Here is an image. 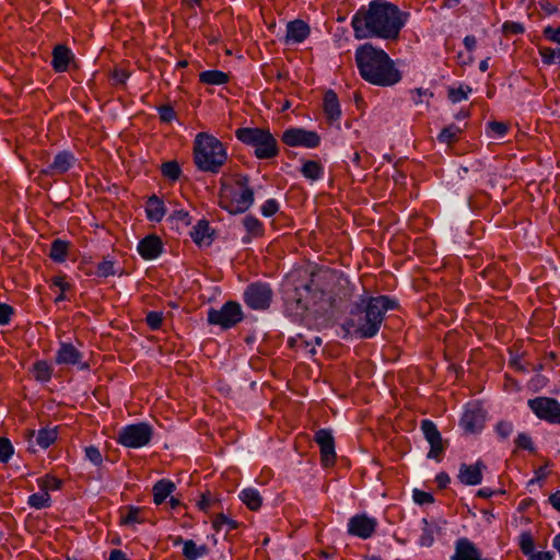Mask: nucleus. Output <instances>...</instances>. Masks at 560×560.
Masks as SVG:
<instances>
[{
    "label": "nucleus",
    "instance_id": "nucleus-63",
    "mask_svg": "<svg viewBox=\"0 0 560 560\" xmlns=\"http://www.w3.org/2000/svg\"><path fill=\"white\" fill-rule=\"evenodd\" d=\"M197 505L200 511H203V512L208 511V509L211 506L210 494L209 493L201 494Z\"/></svg>",
    "mask_w": 560,
    "mask_h": 560
},
{
    "label": "nucleus",
    "instance_id": "nucleus-43",
    "mask_svg": "<svg viewBox=\"0 0 560 560\" xmlns=\"http://www.w3.org/2000/svg\"><path fill=\"white\" fill-rule=\"evenodd\" d=\"M421 523L424 525V527L422 528V533L418 539V545L420 547L429 548L434 542L433 529L429 525V522L427 518H422Z\"/></svg>",
    "mask_w": 560,
    "mask_h": 560
},
{
    "label": "nucleus",
    "instance_id": "nucleus-6",
    "mask_svg": "<svg viewBox=\"0 0 560 560\" xmlns=\"http://www.w3.org/2000/svg\"><path fill=\"white\" fill-rule=\"evenodd\" d=\"M219 202L221 208L231 214H238L248 210L254 202V192L248 186L247 178L236 176L231 180L223 182Z\"/></svg>",
    "mask_w": 560,
    "mask_h": 560
},
{
    "label": "nucleus",
    "instance_id": "nucleus-64",
    "mask_svg": "<svg viewBox=\"0 0 560 560\" xmlns=\"http://www.w3.org/2000/svg\"><path fill=\"white\" fill-rule=\"evenodd\" d=\"M549 502L555 510L560 512V490H557L549 497Z\"/></svg>",
    "mask_w": 560,
    "mask_h": 560
},
{
    "label": "nucleus",
    "instance_id": "nucleus-4",
    "mask_svg": "<svg viewBox=\"0 0 560 560\" xmlns=\"http://www.w3.org/2000/svg\"><path fill=\"white\" fill-rule=\"evenodd\" d=\"M355 62L361 77L371 84L390 86L400 81V72L394 61L383 49L372 44L357 48Z\"/></svg>",
    "mask_w": 560,
    "mask_h": 560
},
{
    "label": "nucleus",
    "instance_id": "nucleus-23",
    "mask_svg": "<svg viewBox=\"0 0 560 560\" xmlns=\"http://www.w3.org/2000/svg\"><path fill=\"white\" fill-rule=\"evenodd\" d=\"M305 275H299V278L310 276L311 280H342L343 275L338 270L325 266L308 264L304 269Z\"/></svg>",
    "mask_w": 560,
    "mask_h": 560
},
{
    "label": "nucleus",
    "instance_id": "nucleus-46",
    "mask_svg": "<svg viewBox=\"0 0 560 560\" xmlns=\"http://www.w3.org/2000/svg\"><path fill=\"white\" fill-rule=\"evenodd\" d=\"M170 221L174 224L176 230H182L190 224V218L187 211L179 210L175 211L171 217Z\"/></svg>",
    "mask_w": 560,
    "mask_h": 560
},
{
    "label": "nucleus",
    "instance_id": "nucleus-20",
    "mask_svg": "<svg viewBox=\"0 0 560 560\" xmlns=\"http://www.w3.org/2000/svg\"><path fill=\"white\" fill-rule=\"evenodd\" d=\"M454 549L450 560H493L483 558L480 549L467 537L456 539Z\"/></svg>",
    "mask_w": 560,
    "mask_h": 560
},
{
    "label": "nucleus",
    "instance_id": "nucleus-59",
    "mask_svg": "<svg viewBox=\"0 0 560 560\" xmlns=\"http://www.w3.org/2000/svg\"><path fill=\"white\" fill-rule=\"evenodd\" d=\"M435 482L440 489H446L451 483V478L447 472L440 471L435 476Z\"/></svg>",
    "mask_w": 560,
    "mask_h": 560
},
{
    "label": "nucleus",
    "instance_id": "nucleus-61",
    "mask_svg": "<svg viewBox=\"0 0 560 560\" xmlns=\"http://www.w3.org/2000/svg\"><path fill=\"white\" fill-rule=\"evenodd\" d=\"M555 555L550 551H535L527 560H553Z\"/></svg>",
    "mask_w": 560,
    "mask_h": 560
},
{
    "label": "nucleus",
    "instance_id": "nucleus-16",
    "mask_svg": "<svg viewBox=\"0 0 560 560\" xmlns=\"http://www.w3.org/2000/svg\"><path fill=\"white\" fill-rule=\"evenodd\" d=\"M55 363L58 365L77 366L79 371H90V363L83 361V353L69 341H60L56 351Z\"/></svg>",
    "mask_w": 560,
    "mask_h": 560
},
{
    "label": "nucleus",
    "instance_id": "nucleus-3",
    "mask_svg": "<svg viewBox=\"0 0 560 560\" xmlns=\"http://www.w3.org/2000/svg\"><path fill=\"white\" fill-rule=\"evenodd\" d=\"M408 14L396 5L374 0L368 10H359L352 18L351 25L358 39L380 37L396 39L407 23Z\"/></svg>",
    "mask_w": 560,
    "mask_h": 560
},
{
    "label": "nucleus",
    "instance_id": "nucleus-47",
    "mask_svg": "<svg viewBox=\"0 0 560 560\" xmlns=\"http://www.w3.org/2000/svg\"><path fill=\"white\" fill-rule=\"evenodd\" d=\"M161 171L165 178L173 180V182L178 179V177L180 175V167L177 164V162H175V161H170V162L164 163L162 165Z\"/></svg>",
    "mask_w": 560,
    "mask_h": 560
},
{
    "label": "nucleus",
    "instance_id": "nucleus-15",
    "mask_svg": "<svg viewBox=\"0 0 560 560\" xmlns=\"http://www.w3.org/2000/svg\"><path fill=\"white\" fill-rule=\"evenodd\" d=\"M377 526L376 517L369 515L366 512H361L348 520L347 533L352 537L366 540L375 534Z\"/></svg>",
    "mask_w": 560,
    "mask_h": 560
},
{
    "label": "nucleus",
    "instance_id": "nucleus-12",
    "mask_svg": "<svg viewBox=\"0 0 560 560\" xmlns=\"http://www.w3.org/2000/svg\"><path fill=\"white\" fill-rule=\"evenodd\" d=\"M40 492L32 493L27 498V504L35 510H44L51 506L52 500L49 491H58L62 488V480L52 476L45 475L36 480Z\"/></svg>",
    "mask_w": 560,
    "mask_h": 560
},
{
    "label": "nucleus",
    "instance_id": "nucleus-8",
    "mask_svg": "<svg viewBox=\"0 0 560 560\" xmlns=\"http://www.w3.org/2000/svg\"><path fill=\"white\" fill-rule=\"evenodd\" d=\"M153 434V427L149 422L140 421L121 427L115 441L126 448L139 450L150 445Z\"/></svg>",
    "mask_w": 560,
    "mask_h": 560
},
{
    "label": "nucleus",
    "instance_id": "nucleus-55",
    "mask_svg": "<svg viewBox=\"0 0 560 560\" xmlns=\"http://www.w3.org/2000/svg\"><path fill=\"white\" fill-rule=\"evenodd\" d=\"M515 444L518 448L526 450V451H534V443L532 438L527 433H518V435L515 439Z\"/></svg>",
    "mask_w": 560,
    "mask_h": 560
},
{
    "label": "nucleus",
    "instance_id": "nucleus-54",
    "mask_svg": "<svg viewBox=\"0 0 560 560\" xmlns=\"http://www.w3.org/2000/svg\"><path fill=\"white\" fill-rule=\"evenodd\" d=\"M13 314L14 308L11 305L7 303H0V326L9 325Z\"/></svg>",
    "mask_w": 560,
    "mask_h": 560
},
{
    "label": "nucleus",
    "instance_id": "nucleus-36",
    "mask_svg": "<svg viewBox=\"0 0 560 560\" xmlns=\"http://www.w3.org/2000/svg\"><path fill=\"white\" fill-rule=\"evenodd\" d=\"M70 244L62 240H55L51 244L49 256L57 262H62L68 256Z\"/></svg>",
    "mask_w": 560,
    "mask_h": 560
},
{
    "label": "nucleus",
    "instance_id": "nucleus-24",
    "mask_svg": "<svg viewBox=\"0 0 560 560\" xmlns=\"http://www.w3.org/2000/svg\"><path fill=\"white\" fill-rule=\"evenodd\" d=\"M190 237L199 247H208L213 241V230L206 220H199L190 231Z\"/></svg>",
    "mask_w": 560,
    "mask_h": 560
},
{
    "label": "nucleus",
    "instance_id": "nucleus-45",
    "mask_svg": "<svg viewBox=\"0 0 560 560\" xmlns=\"http://www.w3.org/2000/svg\"><path fill=\"white\" fill-rule=\"evenodd\" d=\"M540 57L546 65H560V48L541 47L539 49Z\"/></svg>",
    "mask_w": 560,
    "mask_h": 560
},
{
    "label": "nucleus",
    "instance_id": "nucleus-2",
    "mask_svg": "<svg viewBox=\"0 0 560 560\" xmlns=\"http://www.w3.org/2000/svg\"><path fill=\"white\" fill-rule=\"evenodd\" d=\"M399 307L396 298L384 294H372L365 288L357 301L350 306V315L346 318L342 329L353 332L361 339L374 338L384 322L385 314Z\"/></svg>",
    "mask_w": 560,
    "mask_h": 560
},
{
    "label": "nucleus",
    "instance_id": "nucleus-56",
    "mask_svg": "<svg viewBox=\"0 0 560 560\" xmlns=\"http://www.w3.org/2000/svg\"><path fill=\"white\" fill-rule=\"evenodd\" d=\"M279 210V203L276 199H268L261 206V214L266 218L272 217Z\"/></svg>",
    "mask_w": 560,
    "mask_h": 560
},
{
    "label": "nucleus",
    "instance_id": "nucleus-38",
    "mask_svg": "<svg viewBox=\"0 0 560 560\" xmlns=\"http://www.w3.org/2000/svg\"><path fill=\"white\" fill-rule=\"evenodd\" d=\"M302 174L311 180H316L323 176V167L315 161H307L302 166Z\"/></svg>",
    "mask_w": 560,
    "mask_h": 560
},
{
    "label": "nucleus",
    "instance_id": "nucleus-11",
    "mask_svg": "<svg viewBox=\"0 0 560 560\" xmlns=\"http://www.w3.org/2000/svg\"><path fill=\"white\" fill-rule=\"evenodd\" d=\"M273 298V290L268 282H249L242 294L246 307L260 313L270 310Z\"/></svg>",
    "mask_w": 560,
    "mask_h": 560
},
{
    "label": "nucleus",
    "instance_id": "nucleus-32",
    "mask_svg": "<svg viewBox=\"0 0 560 560\" xmlns=\"http://www.w3.org/2000/svg\"><path fill=\"white\" fill-rule=\"evenodd\" d=\"M145 212L150 221L160 222L165 215L164 205L158 197H151L147 202Z\"/></svg>",
    "mask_w": 560,
    "mask_h": 560
},
{
    "label": "nucleus",
    "instance_id": "nucleus-62",
    "mask_svg": "<svg viewBox=\"0 0 560 560\" xmlns=\"http://www.w3.org/2000/svg\"><path fill=\"white\" fill-rule=\"evenodd\" d=\"M160 117L163 121H171L175 117V113L172 107L170 106H162L159 109Z\"/></svg>",
    "mask_w": 560,
    "mask_h": 560
},
{
    "label": "nucleus",
    "instance_id": "nucleus-10",
    "mask_svg": "<svg viewBox=\"0 0 560 560\" xmlns=\"http://www.w3.org/2000/svg\"><path fill=\"white\" fill-rule=\"evenodd\" d=\"M488 411L479 400L468 401L463 406L458 427L465 435H479L486 427Z\"/></svg>",
    "mask_w": 560,
    "mask_h": 560
},
{
    "label": "nucleus",
    "instance_id": "nucleus-5",
    "mask_svg": "<svg viewBox=\"0 0 560 560\" xmlns=\"http://www.w3.org/2000/svg\"><path fill=\"white\" fill-rule=\"evenodd\" d=\"M229 158L226 147L209 132H199L194 140V163L205 173L217 174Z\"/></svg>",
    "mask_w": 560,
    "mask_h": 560
},
{
    "label": "nucleus",
    "instance_id": "nucleus-26",
    "mask_svg": "<svg viewBox=\"0 0 560 560\" xmlns=\"http://www.w3.org/2000/svg\"><path fill=\"white\" fill-rule=\"evenodd\" d=\"M176 490V485L171 479H160L152 488L153 502L161 505Z\"/></svg>",
    "mask_w": 560,
    "mask_h": 560
},
{
    "label": "nucleus",
    "instance_id": "nucleus-33",
    "mask_svg": "<svg viewBox=\"0 0 560 560\" xmlns=\"http://www.w3.org/2000/svg\"><path fill=\"white\" fill-rule=\"evenodd\" d=\"M125 509L126 512L120 513V525L132 526L136 524H142L144 522V520L140 516V506L128 505Z\"/></svg>",
    "mask_w": 560,
    "mask_h": 560
},
{
    "label": "nucleus",
    "instance_id": "nucleus-30",
    "mask_svg": "<svg viewBox=\"0 0 560 560\" xmlns=\"http://www.w3.org/2000/svg\"><path fill=\"white\" fill-rule=\"evenodd\" d=\"M34 378L40 383L46 384L52 377V368L46 360H38L33 364Z\"/></svg>",
    "mask_w": 560,
    "mask_h": 560
},
{
    "label": "nucleus",
    "instance_id": "nucleus-13",
    "mask_svg": "<svg viewBox=\"0 0 560 560\" xmlns=\"http://www.w3.org/2000/svg\"><path fill=\"white\" fill-rule=\"evenodd\" d=\"M530 411L549 424H560V402L552 397L538 396L527 400Z\"/></svg>",
    "mask_w": 560,
    "mask_h": 560
},
{
    "label": "nucleus",
    "instance_id": "nucleus-29",
    "mask_svg": "<svg viewBox=\"0 0 560 560\" xmlns=\"http://www.w3.org/2000/svg\"><path fill=\"white\" fill-rule=\"evenodd\" d=\"M209 548L206 544L197 545L192 539H187L183 548V556L186 560H198L208 555Z\"/></svg>",
    "mask_w": 560,
    "mask_h": 560
},
{
    "label": "nucleus",
    "instance_id": "nucleus-7",
    "mask_svg": "<svg viewBox=\"0 0 560 560\" xmlns=\"http://www.w3.org/2000/svg\"><path fill=\"white\" fill-rule=\"evenodd\" d=\"M236 138L255 150L258 159H270L278 152L277 141L269 130L262 128H240L235 132Z\"/></svg>",
    "mask_w": 560,
    "mask_h": 560
},
{
    "label": "nucleus",
    "instance_id": "nucleus-51",
    "mask_svg": "<svg viewBox=\"0 0 560 560\" xmlns=\"http://www.w3.org/2000/svg\"><path fill=\"white\" fill-rule=\"evenodd\" d=\"M460 132V128L456 125L445 127L439 135V140L443 143L452 142Z\"/></svg>",
    "mask_w": 560,
    "mask_h": 560
},
{
    "label": "nucleus",
    "instance_id": "nucleus-18",
    "mask_svg": "<svg viewBox=\"0 0 560 560\" xmlns=\"http://www.w3.org/2000/svg\"><path fill=\"white\" fill-rule=\"evenodd\" d=\"M282 141L289 147L313 149L318 147L320 137L317 132L304 128H289L283 132Z\"/></svg>",
    "mask_w": 560,
    "mask_h": 560
},
{
    "label": "nucleus",
    "instance_id": "nucleus-49",
    "mask_svg": "<svg viewBox=\"0 0 560 560\" xmlns=\"http://www.w3.org/2000/svg\"><path fill=\"white\" fill-rule=\"evenodd\" d=\"M412 499L419 505L434 503L435 499L432 493L415 488L412 490Z\"/></svg>",
    "mask_w": 560,
    "mask_h": 560
},
{
    "label": "nucleus",
    "instance_id": "nucleus-53",
    "mask_svg": "<svg viewBox=\"0 0 560 560\" xmlns=\"http://www.w3.org/2000/svg\"><path fill=\"white\" fill-rule=\"evenodd\" d=\"M97 275L103 278L116 276V267L114 262L105 260L97 267Z\"/></svg>",
    "mask_w": 560,
    "mask_h": 560
},
{
    "label": "nucleus",
    "instance_id": "nucleus-17",
    "mask_svg": "<svg viewBox=\"0 0 560 560\" xmlns=\"http://www.w3.org/2000/svg\"><path fill=\"white\" fill-rule=\"evenodd\" d=\"M314 441L319 446L322 466L325 468L332 467L337 458L332 430L328 428L317 430Z\"/></svg>",
    "mask_w": 560,
    "mask_h": 560
},
{
    "label": "nucleus",
    "instance_id": "nucleus-34",
    "mask_svg": "<svg viewBox=\"0 0 560 560\" xmlns=\"http://www.w3.org/2000/svg\"><path fill=\"white\" fill-rule=\"evenodd\" d=\"M74 156L69 152H60L55 156L54 163L50 165L51 171L57 173L67 172L74 163Z\"/></svg>",
    "mask_w": 560,
    "mask_h": 560
},
{
    "label": "nucleus",
    "instance_id": "nucleus-31",
    "mask_svg": "<svg viewBox=\"0 0 560 560\" xmlns=\"http://www.w3.org/2000/svg\"><path fill=\"white\" fill-rule=\"evenodd\" d=\"M71 59V51L65 46H57L52 54V66L57 71H65Z\"/></svg>",
    "mask_w": 560,
    "mask_h": 560
},
{
    "label": "nucleus",
    "instance_id": "nucleus-9",
    "mask_svg": "<svg viewBox=\"0 0 560 560\" xmlns=\"http://www.w3.org/2000/svg\"><path fill=\"white\" fill-rule=\"evenodd\" d=\"M245 319V313L240 302L226 301L220 308L210 307L207 311V323L222 330H230Z\"/></svg>",
    "mask_w": 560,
    "mask_h": 560
},
{
    "label": "nucleus",
    "instance_id": "nucleus-25",
    "mask_svg": "<svg viewBox=\"0 0 560 560\" xmlns=\"http://www.w3.org/2000/svg\"><path fill=\"white\" fill-rule=\"evenodd\" d=\"M310 35V26L302 20H295L287 25L285 42L289 44H300Z\"/></svg>",
    "mask_w": 560,
    "mask_h": 560
},
{
    "label": "nucleus",
    "instance_id": "nucleus-58",
    "mask_svg": "<svg viewBox=\"0 0 560 560\" xmlns=\"http://www.w3.org/2000/svg\"><path fill=\"white\" fill-rule=\"evenodd\" d=\"M544 34L549 40L560 45V26L558 28L547 26L544 30Z\"/></svg>",
    "mask_w": 560,
    "mask_h": 560
},
{
    "label": "nucleus",
    "instance_id": "nucleus-48",
    "mask_svg": "<svg viewBox=\"0 0 560 560\" xmlns=\"http://www.w3.org/2000/svg\"><path fill=\"white\" fill-rule=\"evenodd\" d=\"M513 430V423L508 420H501L494 427V432L501 440H506L512 434Z\"/></svg>",
    "mask_w": 560,
    "mask_h": 560
},
{
    "label": "nucleus",
    "instance_id": "nucleus-1",
    "mask_svg": "<svg viewBox=\"0 0 560 560\" xmlns=\"http://www.w3.org/2000/svg\"><path fill=\"white\" fill-rule=\"evenodd\" d=\"M355 291L352 282H281L287 311L295 317H324L342 311Z\"/></svg>",
    "mask_w": 560,
    "mask_h": 560
},
{
    "label": "nucleus",
    "instance_id": "nucleus-57",
    "mask_svg": "<svg viewBox=\"0 0 560 560\" xmlns=\"http://www.w3.org/2000/svg\"><path fill=\"white\" fill-rule=\"evenodd\" d=\"M57 288H59L60 292L59 294L55 298V303H60L62 301H67L69 300L68 295H67V292L70 290L71 288V282H52Z\"/></svg>",
    "mask_w": 560,
    "mask_h": 560
},
{
    "label": "nucleus",
    "instance_id": "nucleus-42",
    "mask_svg": "<svg viewBox=\"0 0 560 560\" xmlns=\"http://www.w3.org/2000/svg\"><path fill=\"white\" fill-rule=\"evenodd\" d=\"M13 455L14 446L12 442L5 436H0V463H9Z\"/></svg>",
    "mask_w": 560,
    "mask_h": 560
},
{
    "label": "nucleus",
    "instance_id": "nucleus-22",
    "mask_svg": "<svg viewBox=\"0 0 560 560\" xmlns=\"http://www.w3.org/2000/svg\"><path fill=\"white\" fill-rule=\"evenodd\" d=\"M137 249L142 258L152 260L162 254L163 243L160 237L149 235L139 242Z\"/></svg>",
    "mask_w": 560,
    "mask_h": 560
},
{
    "label": "nucleus",
    "instance_id": "nucleus-21",
    "mask_svg": "<svg viewBox=\"0 0 560 560\" xmlns=\"http://www.w3.org/2000/svg\"><path fill=\"white\" fill-rule=\"evenodd\" d=\"M58 439V427L42 428L37 432L34 430L28 433V450L35 453L33 448L34 443L42 450L50 447Z\"/></svg>",
    "mask_w": 560,
    "mask_h": 560
},
{
    "label": "nucleus",
    "instance_id": "nucleus-35",
    "mask_svg": "<svg viewBox=\"0 0 560 560\" xmlns=\"http://www.w3.org/2000/svg\"><path fill=\"white\" fill-rule=\"evenodd\" d=\"M199 80L209 85H221L228 82V74L219 70H207L199 74Z\"/></svg>",
    "mask_w": 560,
    "mask_h": 560
},
{
    "label": "nucleus",
    "instance_id": "nucleus-41",
    "mask_svg": "<svg viewBox=\"0 0 560 560\" xmlns=\"http://www.w3.org/2000/svg\"><path fill=\"white\" fill-rule=\"evenodd\" d=\"M243 224H244V228L247 231V233L253 237L260 236L264 233V228H262L261 222L255 217H252V215L245 217L243 220Z\"/></svg>",
    "mask_w": 560,
    "mask_h": 560
},
{
    "label": "nucleus",
    "instance_id": "nucleus-52",
    "mask_svg": "<svg viewBox=\"0 0 560 560\" xmlns=\"http://www.w3.org/2000/svg\"><path fill=\"white\" fill-rule=\"evenodd\" d=\"M163 313L158 311H150L145 316V323L152 330H159L162 326Z\"/></svg>",
    "mask_w": 560,
    "mask_h": 560
},
{
    "label": "nucleus",
    "instance_id": "nucleus-44",
    "mask_svg": "<svg viewBox=\"0 0 560 560\" xmlns=\"http://www.w3.org/2000/svg\"><path fill=\"white\" fill-rule=\"evenodd\" d=\"M84 457L95 467L102 466L104 462L103 454L100 448L95 445H89L84 447Z\"/></svg>",
    "mask_w": 560,
    "mask_h": 560
},
{
    "label": "nucleus",
    "instance_id": "nucleus-27",
    "mask_svg": "<svg viewBox=\"0 0 560 560\" xmlns=\"http://www.w3.org/2000/svg\"><path fill=\"white\" fill-rule=\"evenodd\" d=\"M324 113L330 122H336L341 116V108L335 92L327 91L324 95Z\"/></svg>",
    "mask_w": 560,
    "mask_h": 560
},
{
    "label": "nucleus",
    "instance_id": "nucleus-50",
    "mask_svg": "<svg viewBox=\"0 0 560 560\" xmlns=\"http://www.w3.org/2000/svg\"><path fill=\"white\" fill-rule=\"evenodd\" d=\"M508 127L503 122L492 121L489 122L487 133L490 138L499 139L504 137L506 133Z\"/></svg>",
    "mask_w": 560,
    "mask_h": 560
},
{
    "label": "nucleus",
    "instance_id": "nucleus-28",
    "mask_svg": "<svg viewBox=\"0 0 560 560\" xmlns=\"http://www.w3.org/2000/svg\"><path fill=\"white\" fill-rule=\"evenodd\" d=\"M238 499L252 511H258L262 505V497L258 489L247 487L240 491Z\"/></svg>",
    "mask_w": 560,
    "mask_h": 560
},
{
    "label": "nucleus",
    "instance_id": "nucleus-37",
    "mask_svg": "<svg viewBox=\"0 0 560 560\" xmlns=\"http://www.w3.org/2000/svg\"><path fill=\"white\" fill-rule=\"evenodd\" d=\"M471 93V88L465 84H458L451 86L448 89V98L453 103H459L464 100H467L469 94Z\"/></svg>",
    "mask_w": 560,
    "mask_h": 560
},
{
    "label": "nucleus",
    "instance_id": "nucleus-19",
    "mask_svg": "<svg viewBox=\"0 0 560 560\" xmlns=\"http://www.w3.org/2000/svg\"><path fill=\"white\" fill-rule=\"evenodd\" d=\"M485 470H487V465L481 459H477L474 464L460 463L457 480L463 486H479L483 480Z\"/></svg>",
    "mask_w": 560,
    "mask_h": 560
},
{
    "label": "nucleus",
    "instance_id": "nucleus-40",
    "mask_svg": "<svg viewBox=\"0 0 560 560\" xmlns=\"http://www.w3.org/2000/svg\"><path fill=\"white\" fill-rule=\"evenodd\" d=\"M518 546L521 551L527 558L535 552V541L530 532H523L518 537Z\"/></svg>",
    "mask_w": 560,
    "mask_h": 560
},
{
    "label": "nucleus",
    "instance_id": "nucleus-60",
    "mask_svg": "<svg viewBox=\"0 0 560 560\" xmlns=\"http://www.w3.org/2000/svg\"><path fill=\"white\" fill-rule=\"evenodd\" d=\"M504 492L505 491H503V490H493L491 488L483 487L477 491V497L482 498V499H489L497 493L503 494Z\"/></svg>",
    "mask_w": 560,
    "mask_h": 560
},
{
    "label": "nucleus",
    "instance_id": "nucleus-39",
    "mask_svg": "<svg viewBox=\"0 0 560 560\" xmlns=\"http://www.w3.org/2000/svg\"><path fill=\"white\" fill-rule=\"evenodd\" d=\"M238 522L226 516L225 514L221 513L218 514L213 520V528L217 532H220L223 529L224 526H226V532L234 530L238 527Z\"/></svg>",
    "mask_w": 560,
    "mask_h": 560
},
{
    "label": "nucleus",
    "instance_id": "nucleus-14",
    "mask_svg": "<svg viewBox=\"0 0 560 560\" xmlns=\"http://www.w3.org/2000/svg\"><path fill=\"white\" fill-rule=\"evenodd\" d=\"M420 430L423 434L424 440L430 445L427 458L441 462L442 456L444 455L447 448V442H444L442 434L438 429V425L430 419H423L420 422Z\"/></svg>",
    "mask_w": 560,
    "mask_h": 560
}]
</instances>
